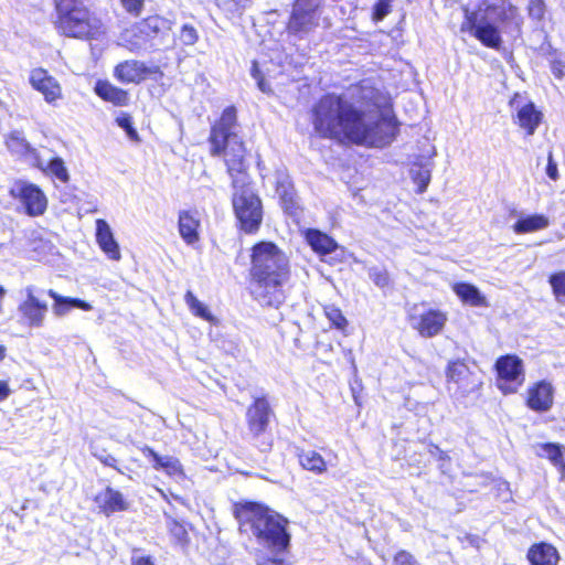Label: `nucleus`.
<instances>
[{"mask_svg":"<svg viewBox=\"0 0 565 565\" xmlns=\"http://www.w3.org/2000/svg\"><path fill=\"white\" fill-rule=\"evenodd\" d=\"M355 86L364 104L381 109V116L367 122L365 111L344 95L326 93L312 105L310 111L316 135L341 145L376 148L390 146L398 136L401 127L390 96L373 86L365 87L361 83Z\"/></svg>","mask_w":565,"mask_h":565,"instance_id":"obj_1","label":"nucleus"},{"mask_svg":"<svg viewBox=\"0 0 565 565\" xmlns=\"http://www.w3.org/2000/svg\"><path fill=\"white\" fill-rule=\"evenodd\" d=\"M237 108L226 106L210 127L209 153L225 166L233 190L231 203L238 232L256 235L264 221L260 196L253 188L249 173L250 151L246 140L237 132Z\"/></svg>","mask_w":565,"mask_h":565,"instance_id":"obj_2","label":"nucleus"},{"mask_svg":"<svg viewBox=\"0 0 565 565\" xmlns=\"http://www.w3.org/2000/svg\"><path fill=\"white\" fill-rule=\"evenodd\" d=\"M249 257L247 282L250 297L263 307L279 308L285 301L284 287L291 275L288 259L270 241L255 243Z\"/></svg>","mask_w":565,"mask_h":565,"instance_id":"obj_3","label":"nucleus"},{"mask_svg":"<svg viewBox=\"0 0 565 565\" xmlns=\"http://www.w3.org/2000/svg\"><path fill=\"white\" fill-rule=\"evenodd\" d=\"M465 19L460 32L468 33L484 47L499 51L502 47V33L518 38L522 34L524 18L519 7L510 0H495L484 6V15L479 20L478 13L463 9Z\"/></svg>","mask_w":565,"mask_h":565,"instance_id":"obj_4","label":"nucleus"},{"mask_svg":"<svg viewBox=\"0 0 565 565\" xmlns=\"http://www.w3.org/2000/svg\"><path fill=\"white\" fill-rule=\"evenodd\" d=\"M233 515L242 533H250L263 546L286 552L290 545L289 521L267 504L242 500L233 504Z\"/></svg>","mask_w":565,"mask_h":565,"instance_id":"obj_5","label":"nucleus"},{"mask_svg":"<svg viewBox=\"0 0 565 565\" xmlns=\"http://www.w3.org/2000/svg\"><path fill=\"white\" fill-rule=\"evenodd\" d=\"M53 25L60 35L78 40L96 39L103 33V21L81 0H52Z\"/></svg>","mask_w":565,"mask_h":565,"instance_id":"obj_6","label":"nucleus"},{"mask_svg":"<svg viewBox=\"0 0 565 565\" xmlns=\"http://www.w3.org/2000/svg\"><path fill=\"white\" fill-rule=\"evenodd\" d=\"M275 417V411L267 395L255 396L246 408V435L250 444L260 452H269L274 447L270 424Z\"/></svg>","mask_w":565,"mask_h":565,"instance_id":"obj_7","label":"nucleus"},{"mask_svg":"<svg viewBox=\"0 0 565 565\" xmlns=\"http://www.w3.org/2000/svg\"><path fill=\"white\" fill-rule=\"evenodd\" d=\"M171 30V21L159 14H150L126 30V41L130 51H136L147 43L163 38Z\"/></svg>","mask_w":565,"mask_h":565,"instance_id":"obj_8","label":"nucleus"},{"mask_svg":"<svg viewBox=\"0 0 565 565\" xmlns=\"http://www.w3.org/2000/svg\"><path fill=\"white\" fill-rule=\"evenodd\" d=\"M495 385L503 395L515 394L525 381L524 364L516 354L500 355L494 362Z\"/></svg>","mask_w":565,"mask_h":565,"instance_id":"obj_9","label":"nucleus"},{"mask_svg":"<svg viewBox=\"0 0 565 565\" xmlns=\"http://www.w3.org/2000/svg\"><path fill=\"white\" fill-rule=\"evenodd\" d=\"M445 379L448 387H454L461 396L479 390L482 382L475 367L463 358L451 359L445 366Z\"/></svg>","mask_w":565,"mask_h":565,"instance_id":"obj_10","label":"nucleus"},{"mask_svg":"<svg viewBox=\"0 0 565 565\" xmlns=\"http://www.w3.org/2000/svg\"><path fill=\"white\" fill-rule=\"evenodd\" d=\"M319 25V3L315 0H295L286 24L288 34L302 38Z\"/></svg>","mask_w":565,"mask_h":565,"instance_id":"obj_11","label":"nucleus"},{"mask_svg":"<svg viewBox=\"0 0 565 565\" xmlns=\"http://www.w3.org/2000/svg\"><path fill=\"white\" fill-rule=\"evenodd\" d=\"M9 194L23 205L25 214L31 217L41 216L47 210L49 201L45 193L32 182L17 180Z\"/></svg>","mask_w":565,"mask_h":565,"instance_id":"obj_12","label":"nucleus"},{"mask_svg":"<svg viewBox=\"0 0 565 565\" xmlns=\"http://www.w3.org/2000/svg\"><path fill=\"white\" fill-rule=\"evenodd\" d=\"M114 77L121 84H140L147 79H161L163 72L159 65L147 66L139 60H125L114 67Z\"/></svg>","mask_w":565,"mask_h":565,"instance_id":"obj_13","label":"nucleus"},{"mask_svg":"<svg viewBox=\"0 0 565 565\" xmlns=\"http://www.w3.org/2000/svg\"><path fill=\"white\" fill-rule=\"evenodd\" d=\"M29 83L52 106H56L63 99V88L60 82L44 67L32 68Z\"/></svg>","mask_w":565,"mask_h":565,"instance_id":"obj_14","label":"nucleus"},{"mask_svg":"<svg viewBox=\"0 0 565 565\" xmlns=\"http://www.w3.org/2000/svg\"><path fill=\"white\" fill-rule=\"evenodd\" d=\"M22 323L29 328H41L49 310L47 303L34 295L33 287L25 288V299L18 306Z\"/></svg>","mask_w":565,"mask_h":565,"instance_id":"obj_15","label":"nucleus"},{"mask_svg":"<svg viewBox=\"0 0 565 565\" xmlns=\"http://www.w3.org/2000/svg\"><path fill=\"white\" fill-rule=\"evenodd\" d=\"M555 388L547 380L532 383L525 393V406L535 413H546L554 405Z\"/></svg>","mask_w":565,"mask_h":565,"instance_id":"obj_16","label":"nucleus"},{"mask_svg":"<svg viewBox=\"0 0 565 565\" xmlns=\"http://www.w3.org/2000/svg\"><path fill=\"white\" fill-rule=\"evenodd\" d=\"M448 320L445 311L430 308L420 313L413 328L420 337L434 338L441 333Z\"/></svg>","mask_w":565,"mask_h":565,"instance_id":"obj_17","label":"nucleus"},{"mask_svg":"<svg viewBox=\"0 0 565 565\" xmlns=\"http://www.w3.org/2000/svg\"><path fill=\"white\" fill-rule=\"evenodd\" d=\"M99 513L109 516L117 512H124L129 509V503L125 495L111 487H106L94 497Z\"/></svg>","mask_w":565,"mask_h":565,"instance_id":"obj_18","label":"nucleus"},{"mask_svg":"<svg viewBox=\"0 0 565 565\" xmlns=\"http://www.w3.org/2000/svg\"><path fill=\"white\" fill-rule=\"evenodd\" d=\"M142 455L152 461L154 470H161L171 478H184L185 472L181 461L172 456H161L150 446L140 448Z\"/></svg>","mask_w":565,"mask_h":565,"instance_id":"obj_19","label":"nucleus"},{"mask_svg":"<svg viewBox=\"0 0 565 565\" xmlns=\"http://www.w3.org/2000/svg\"><path fill=\"white\" fill-rule=\"evenodd\" d=\"M201 218L198 210H181L178 215V230L181 238L188 245L200 241Z\"/></svg>","mask_w":565,"mask_h":565,"instance_id":"obj_20","label":"nucleus"},{"mask_svg":"<svg viewBox=\"0 0 565 565\" xmlns=\"http://www.w3.org/2000/svg\"><path fill=\"white\" fill-rule=\"evenodd\" d=\"M275 191L285 214L297 217L300 212V204L294 182L288 177L281 178L276 181Z\"/></svg>","mask_w":565,"mask_h":565,"instance_id":"obj_21","label":"nucleus"},{"mask_svg":"<svg viewBox=\"0 0 565 565\" xmlns=\"http://www.w3.org/2000/svg\"><path fill=\"white\" fill-rule=\"evenodd\" d=\"M95 238L100 250L110 259L118 262L121 258L120 247L114 237L109 224L104 218L95 222Z\"/></svg>","mask_w":565,"mask_h":565,"instance_id":"obj_22","label":"nucleus"},{"mask_svg":"<svg viewBox=\"0 0 565 565\" xmlns=\"http://www.w3.org/2000/svg\"><path fill=\"white\" fill-rule=\"evenodd\" d=\"M94 92L102 100L116 107H125L130 103L129 92L111 84L107 79H98L95 83Z\"/></svg>","mask_w":565,"mask_h":565,"instance_id":"obj_23","label":"nucleus"},{"mask_svg":"<svg viewBox=\"0 0 565 565\" xmlns=\"http://www.w3.org/2000/svg\"><path fill=\"white\" fill-rule=\"evenodd\" d=\"M303 237L311 249L320 256L331 254L339 247L332 236L317 228H307Z\"/></svg>","mask_w":565,"mask_h":565,"instance_id":"obj_24","label":"nucleus"},{"mask_svg":"<svg viewBox=\"0 0 565 565\" xmlns=\"http://www.w3.org/2000/svg\"><path fill=\"white\" fill-rule=\"evenodd\" d=\"M526 558L531 565H557L559 554L552 544L539 542L529 547Z\"/></svg>","mask_w":565,"mask_h":565,"instance_id":"obj_25","label":"nucleus"},{"mask_svg":"<svg viewBox=\"0 0 565 565\" xmlns=\"http://www.w3.org/2000/svg\"><path fill=\"white\" fill-rule=\"evenodd\" d=\"M543 120V113L536 108L533 102H527L516 113V124L532 136Z\"/></svg>","mask_w":565,"mask_h":565,"instance_id":"obj_26","label":"nucleus"},{"mask_svg":"<svg viewBox=\"0 0 565 565\" xmlns=\"http://www.w3.org/2000/svg\"><path fill=\"white\" fill-rule=\"evenodd\" d=\"M296 457L299 466L313 475L321 476L328 471L326 459L316 450L298 448Z\"/></svg>","mask_w":565,"mask_h":565,"instance_id":"obj_27","label":"nucleus"},{"mask_svg":"<svg viewBox=\"0 0 565 565\" xmlns=\"http://www.w3.org/2000/svg\"><path fill=\"white\" fill-rule=\"evenodd\" d=\"M46 294L54 300L53 311L57 317L66 315L72 308H78L84 311H90L93 309L89 302L79 298L62 296L53 289H49Z\"/></svg>","mask_w":565,"mask_h":565,"instance_id":"obj_28","label":"nucleus"},{"mask_svg":"<svg viewBox=\"0 0 565 565\" xmlns=\"http://www.w3.org/2000/svg\"><path fill=\"white\" fill-rule=\"evenodd\" d=\"M452 290L463 303L473 307L487 306L486 297L481 295L479 289L472 284L463 281L456 282L452 286Z\"/></svg>","mask_w":565,"mask_h":565,"instance_id":"obj_29","label":"nucleus"},{"mask_svg":"<svg viewBox=\"0 0 565 565\" xmlns=\"http://www.w3.org/2000/svg\"><path fill=\"white\" fill-rule=\"evenodd\" d=\"M4 145L11 154L19 158H26L35 153V150L28 142L21 131L13 130L6 135Z\"/></svg>","mask_w":565,"mask_h":565,"instance_id":"obj_30","label":"nucleus"},{"mask_svg":"<svg viewBox=\"0 0 565 565\" xmlns=\"http://www.w3.org/2000/svg\"><path fill=\"white\" fill-rule=\"evenodd\" d=\"M550 225L548 218L543 214H532L520 217L513 225L516 234H526L546 228Z\"/></svg>","mask_w":565,"mask_h":565,"instance_id":"obj_31","label":"nucleus"},{"mask_svg":"<svg viewBox=\"0 0 565 565\" xmlns=\"http://www.w3.org/2000/svg\"><path fill=\"white\" fill-rule=\"evenodd\" d=\"M184 301L190 310V312L204 321L214 322L215 318L209 308L203 305L196 296L191 291L186 290L184 294Z\"/></svg>","mask_w":565,"mask_h":565,"instance_id":"obj_32","label":"nucleus"},{"mask_svg":"<svg viewBox=\"0 0 565 565\" xmlns=\"http://www.w3.org/2000/svg\"><path fill=\"white\" fill-rule=\"evenodd\" d=\"M540 448L544 451V457L547 458L553 466L559 471L565 472V459L563 456V447L556 443H543Z\"/></svg>","mask_w":565,"mask_h":565,"instance_id":"obj_33","label":"nucleus"},{"mask_svg":"<svg viewBox=\"0 0 565 565\" xmlns=\"http://www.w3.org/2000/svg\"><path fill=\"white\" fill-rule=\"evenodd\" d=\"M412 181L417 185L416 193H424L430 182V170L424 163L415 162L411 169Z\"/></svg>","mask_w":565,"mask_h":565,"instance_id":"obj_34","label":"nucleus"},{"mask_svg":"<svg viewBox=\"0 0 565 565\" xmlns=\"http://www.w3.org/2000/svg\"><path fill=\"white\" fill-rule=\"evenodd\" d=\"M323 312L332 328H335L343 333L347 331L349 322L339 307L334 305H327L323 307Z\"/></svg>","mask_w":565,"mask_h":565,"instance_id":"obj_35","label":"nucleus"},{"mask_svg":"<svg viewBox=\"0 0 565 565\" xmlns=\"http://www.w3.org/2000/svg\"><path fill=\"white\" fill-rule=\"evenodd\" d=\"M43 172L58 179L63 183H67L70 181V174L64 160L60 157L50 159L47 166L43 169Z\"/></svg>","mask_w":565,"mask_h":565,"instance_id":"obj_36","label":"nucleus"},{"mask_svg":"<svg viewBox=\"0 0 565 565\" xmlns=\"http://www.w3.org/2000/svg\"><path fill=\"white\" fill-rule=\"evenodd\" d=\"M547 281L554 298L559 302H565V270L552 273Z\"/></svg>","mask_w":565,"mask_h":565,"instance_id":"obj_37","label":"nucleus"},{"mask_svg":"<svg viewBox=\"0 0 565 565\" xmlns=\"http://www.w3.org/2000/svg\"><path fill=\"white\" fill-rule=\"evenodd\" d=\"M249 2L250 0H215L217 8L230 17L241 15Z\"/></svg>","mask_w":565,"mask_h":565,"instance_id":"obj_38","label":"nucleus"},{"mask_svg":"<svg viewBox=\"0 0 565 565\" xmlns=\"http://www.w3.org/2000/svg\"><path fill=\"white\" fill-rule=\"evenodd\" d=\"M169 533L177 545L184 547L190 543L189 533L184 524L178 520H171L169 522Z\"/></svg>","mask_w":565,"mask_h":565,"instance_id":"obj_39","label":"nucleus"},{"mask_svg":"<svg viewBox=\"0 0 565 565\" xmlns=\"http://www.w3.org/2000/svg\"><path fill=\"white\" fill-rule=\"evenodd\" d=\"M369 276L375 286L386 288L391 285V275L386 268L373 267L369 270Z\"/></svg>","mask_w":565,"mask_h":565,"instance_id":"obj_40","label":"nucleus"},{"mask_svg":"<svg viewBox=\"0 0 565 565\" xmlns=\"http://www.w3.org/2000/svg\"><path fill=\"white\" fill-rule=\"evenodd\" d=\"M117 125L122 128L131 140L138 141L139 135L134 127L132 118L129 114L122 113L116 118Z\"/></svg>","mask_w":565,"mask_h":565,"instance_id":"obj_41","label":"nucleus"},{"mask_svg":"<svg viewBox=\"0 0 565 565\" xmlns=\"http://www.w3.org/2000/svg\"><path fill=\"white\" fill-rule=\"evenodd\" d=\"M119 3L127 14L138 18L145 9L146 0H119Z\"/></svg>","mask_w":565,"mask_h":565,"instance_id":"obj_42","label":"nucleus"},{"mask_svg":"<svg viewBox=\"0 0 565 565\" xmlns=\"http://www.w3.org/2000/svg\"><path fill=\"white\" fill-rule=\"evenodd\" d=\"M392 2L393 0H376L372 10V20L382 21L391 12Z\"/></svg>","mask_w":565,"mask_h":565,"instance_id":"obj_43","label":"nucleus"},{"mask_svg":"<svg viewBox=\"0 0 565 565\" xmlns=\"http://www.w3.org/2000/svg\"><path fill=\"white\" fill-rule=\"evenodd\" d=\"M180 40L183 45H193L199 40V34L196 29L191 24L182 25L180 30Z\"/></svg>","mask_w":565,"mask_h":565,"instance_id":"obj_44","label":"nucleus"},{"mask_svg":"<svg viewBox=\"0 0 565 565\" xmlns=\"http://www.w3.org/2000/svg\"><path fill=\"white\" fill-rule=\"evenodd\" d=\"M392 565H420L415 556L406 551L399 550L393 555Z\"/></svg>","mask_w":565,"mask_h":565,"instance_id":"obj_45","label":"nucleus"},{"mask_svg":"<svg viewBox=\"0 0 565 565\" xmlns=\"http://www.w3.org/2000/svg\"><path fill=\"white\" fill-rule=\"evenodd\" d=\"M252 76L256 79L258 88L264 93H271L270 85L266 82L263 72L258 67L256 61L252 64Z\"/></svg>","mask_w":565,"mask_h":565,"instance_id":"obj_46","label":"nucleus"},{"mask_svg":"<svg viewBox=\"0 0 565 565\" xmlns=\"http://www.w3.org/2000/svg\"><path fill=\"white\" fill-rule=\"evenodd\" d=\"M93 455L103 466L110 467L117 470L118 472H121L117 458H115L110 454H107L106 450H103L100 452H94Z\"/></svg>","mask_w":565,"mask_h":565,"instance_id":"obj_47","label":"nucleus"},{"mask_svg":"<svg viewBox=\"0 0 565 565\" xmlns=\"http://www.w3.org/2000/svg\"><path fill=\"white\" fill-rule=\"evenodd\" d=\"M546 173L552 180H556L558 178V170L556 163L553 161L552 156H550Z\"/></svg>","mask_w":565,"mask_h":565,"instance_id":"obj_48","label":"nucleus"},{"mask_svg":"<svg viewBox=\"0 0 565 565\" xmlns=\"http://www.w3.org/2000/svg\"><path fill=\"white\" fill-rule=\"evenodd\" d=\"M11 395V388L8 381L0 380V402L6 401Z\"/></svg>","mask_w":565,"mask_h":565,"instance_id":"obj_49","label":"nucleus"},{"mask_svg":"<svg viewBox=\"0 0 565 565\" xmlns=\"http://www.w3.org/2000/svg\"><path fill=\"white\" fill-rule=\"evenodd\" d=\"M257 565H288L284 559L267 556L263 558L260 562L257 563Z\"/></svg>","mask_w":565,"mask_h":565,"instance_id":"obj_50","label":"nucleus"},{"mask_svg":"<svg viewBox=\"0 0 565 565\" xmlns=\"http://www.w3.org/2000/svg\"><path fill=\"white\" fill-rule=\"evenodd\" d=\"M131 565H154L150 556H135L131 558Z\"/></svg>","mask_w":565,"mask_h":565,"instance_id":"obj_51","label":"nucleus"},{"mask_svg":"<svg viewBox=\"0 0 565 565\" xmlns=\"http://www.w3.org/2000/svg\"><path fill=\"white\" fill-rule=\"evenodd\" d=\"M7 356V348L3 344H0V362L3 361Z\"/></svg>","mask_w":565,"mask_h":565,"instance_id":"obj_52","label":"nucleus"},{"mask_svg":"<svg viewBox=\"0 0 565 565\" xmlns=\"http://www.w3.org/2000/svg\"><path fill=\"white\" fill-rule=\"evenodd\" d=\"M553 73H554V75H556L557 77H562V76L564 75V72H563V70H562V68H556V67H554V68H553Z\"/></svg>","mask_w":565,"mask_h":565,"instance_id":"obj_53","label":"nucleus"},{"mask_svg":"<svg viewBox=\"0 0 565 565\" xmlns=\"http://www.w3.org/2000/svg\"><path fill=\"white\" fill-rule=\"evenodd\" d=\"M518 97H519V94H518V93H515V94L513 95V97L510 99L509 105H510V106H512V105H513V103H514V100H515Z\"/></svg>","mask_w":565,"mask_h":565,"instance_id":"obj_54","label":"nucleus"}]
</instances>
